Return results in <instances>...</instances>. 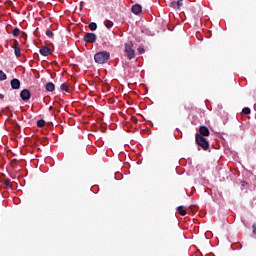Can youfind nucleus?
Here are the masks:
<instances>
[{
    "instance_id": "1",
    "label": "nucleus",
    "mask_w": 256,
    "mask_h": 256,
    "mask_svg": "<svg viewBox=\"0 0 256 256\" xmlns=\"http://www.w3.org/2000/svg\"><path fill=\"white\" fill-rule=\"evenodd\" d=\"M110 57H111V53L107 51H102L94 55V61L95 63H98V65H103L109 61Z\"/></svg>"
},
{
    "instance_id": "2",
    "label": "nucleus",
    "mask_w": 256,
    "mask_h": 256,
    "mask_svg": "<svg viewBox=\"0 0 256 256\" xmlns=\"http://www.w3.org/2000/svg\"><path fill=\"white\" fill-rule=\"evenodd\" d=\"M195 141H196V144L198 145V147H201V149H203V151H208L209 141L205 137L199 135V133H196Z\"/></svg>"
},
{
    "instance_id": "3",
    "label": "nucleus",
    "mask_w": 256,
    "mask_h": 256,
    "mask_svg": "<svg viewBox=\"0 0 256 256\" xmlns=\"http://www.w3.org/2000/svg\"><path fill=\"white\" fill-rule=\"evenodd\" d=\"M124 53L127 57V59H129L131 61V59H135V49H133V42L132 41H129V42H126L124 44Z\"/></svg>"
},
{
    "instance_id": "4",
    "label": "nucleus",
    "mask_w": 256,
    "mask_h": 256,
    "mask_svg": "<svg viewBox=\"0 0 256 256\" xmlns=\"http://www.w3.org/2000/svg\"><path fill=\"white\" fill-rule=\"evenodd\" d=\"M83 40L85 43H95L97 41V35L95 33H86Z\"/></svg>"
},
{
    "instance_id": "5",
    "label": "nucleus",
    "mask_w": 256,
    "mask_h": 256,
    "mask_svg": "<svg viewBox=\"0 0 256 256\" xmlns=\"http://www.w3.org/2000/svg\"><path fill=\"white\" fill-rule=\"evenodd\" d=\"M20 97L22 101H29L31 99V91L29 89H24L20 92Z\"/></svg>"
},
{
    "instance_id": "6",
    "label": "nucleus",
    "mask_w": 256,
    "mask_h": 256,
    "mask_svg": "<svg viewBox=\"0 0 256 256\" xmlns=\"http://www.w3.org/2000/svg\"><path fill=\"white\" fill-rule=\"evenodd\" d=\"M12 47L14 49L15 57L17 58L21 57V46L19 45V42L17 40H14Z\"/></svg>"
},
{
    "instance_id": "7",
    "label": "nucleus",
    "mask_w": 256,
    "mask_h": 256,
    "mask_svg": "<svg viewBox=\"0 0 256 256\" xmlns=\"http://www.w3.org/2000/svg\"><path fill=\"white\" fill-rule=\"evenodd\" d=\"M198 135H201V137H209V135H211V132L209 131V128H207V126H200Z\"/></svg>"
},
{
    "instance_id": "8",
    "label": "nucleus",
    "mask_w": 256,
    "mask_h": 256,
    "mask_svg": "<svg viewBox=\"0 0 256 256\" xmlns=\"http://www.w3.org/2000/svg\"><path fill=\"white\" fill-rule=\"evenodd\" d=\"M170 7H172V9H176V10L181 9V7H183V0H177V1L171 2Z\"/></svg>"
},
{
    "instance_id": "9",
    "label": "nucleus",
    "mask_w": 256,
    "mask_h": 256,
    "mask_svg": "<svg viewBox=\"0 0 256 256\" xmlns=\"http://www.w3.org/2000/svg\"><path fill=\"white\" fill-rule=\"evenodd\" d=\"M10 85L12 89H15V90L21 89V81H19V79L17 78L12 79L10 82Z\"/></svg>"
},
{
    "instance_id": "10",
    "label": "nucleus",
    "mask_w": 256,
    "mask_h": 256,
    "mask_svg": "<svg viewBox=\"0 0 256 256\" xmlns=\"http://www.w3.org/2000/svg\"><path fill=\"white\" fill-rule=\"evenodd\" d=\"M131 11L134 15H139L143 11V7L139 4H135L132 6Z\"/></svg>"
},
{
    "instance_id": "11",
    "label": "nucleus",
    "mask_w": 256,
    "mask_h": 256,
    "mask_svg": "<svg viewBox=\"0 0 256 256\" xmlns=\"http://www.w3.org/2000/svg\"><path fill=\"white\" fill-rule=\"evenodd\" d=\"M40 54H42L43 57H47L51 55V49L47 46H43L42 48H40Z\"/></svg>"
},
{
    "instance_id": "12",
    "label": "nucleus",
    "mask_w": 256,
    "mask_h": 256,
    "mask_svg": "<svg viewBox=\"0 0 256 256\" xmlns=\"http://www.w3.org/2000/svg\"><path fill=\"white\" fill-rule=\"evenodd\" d=\"M46 91H49L50 93H52V91H55V84H53V82H48L46 84Z\"/></svg>"
},
{
    "instance_id": "13",
    "label": "nucleus",
    "mask_w": 256,
    "mask_h": 256,
    "mask_svg": "<svg viewBox=\"0 0 256 256\" xmlns=\"http://www.w3.org/2000/svg\"><path fill=\"white\" fill-rule=\"evenodd\" d=\"M177 212L179 213V215H182L183 217H185V215H187V210H185V207H183V206H178Z\"/></svg>"
},
{
    "instance_id": "14",
    "label": "nucleus",
    "mask_w": 256,
    "mask_h": 256,
    "mask_svg": "<svg viewBox=\"0 0 256 256\" xmlns=\"http://www.w3.org/2000/svg\"><path fill=\"white\" fill-rule=\"evenodd\" d=\"M12 35L13 37H19V35H21V29L14 28V30L12 31Z\"/></svg>"
},
{
    "instance_id": "15",
    "label": "nucleus",
    "mask_w": 256,
    "mask_h": 256,
    "mask_svg": "<svg viewBox=\"0 0 256 256\" xmlns=\"http://www.w3.org/2000/svg\"><path fill=\"white\" fill-rule=\"evenodd\" d=\"M88 27L90 31H97V23L95 22L90 23Z\"/></svg>"
},
{
    "instance_id": "16",
    "label": "nucleus",
    "mask_w": 256,
    "mask_h": 256,
    "mask_svg": "<svg viewBox=\"0 0 256 256\" xmlns=\"http://www.w3.org/2000/svg\"><path fill=\"white\" fill-rule=\"evenodd\" d=\"M61 91H65L66 93H69V85L67 84H61L60 86Z\"/></svg>"
},
{
    "instance_id": "17",
    "label": "nucleus",
    "mask_w": 256,
    "mask_h": 256,
    "mask_svg": "<svg viewBox=\"0 0 256 256\" xmlns=\"http://www.w3.org/2000/svg\"><path fill=\"white\" fill-rule=\"evenodd\" d=\"M7 79V74L3 72V70H0V81H6Z\"/></svg>"
},
{
    "instance_id": "18",
    "label": "nucleus",
    "mask_w": 256,
    "mask_h": 256,
    "mask_svg": "<svg viewBox=\"0 0 256 256\" xmlns=\"http://www.w3.org/2000/svg\"><path fill=\"white\" fill-rule=\"evenodd\" d=\"M242 113L244 115H251V109L249 107H245L242 109Z\"/></svg>"
},
{
    "instance_id": "19",
    "label": "nucleus",
    "mask_w": 256,
    "mask_h": 256,
    "mask_svg": "<svg viewBox=\"0 0 256 256\" xmlns=\"http://www.w3.org/2000/svg\"><path fill=\"white\" fill-rule=\"evenodd\" d=\"M4 187H5V189H11V181L10 180H5L4 181Z\"/></svg>"
},
{
    "instance_id": "20",
    "label": "nucleus",
    "mask_w": 256,
    "mask_h": 256,
    "mask_svg": "<svg viewBox=\"0 0 256 256\" xmlns=\"http://www.w3.org/2000/svg\"><path fill=\"white\" fill-rule=\"evenodd\" d=\"M37 127H45V120H43V119L38 120Z\"/></svg>"
},
{
    "instance_id": "21",
    "label": "nucleus",
    "mask_w": 256,
    "mask_h": 256,
    "mask_svg": "<svg viewBox=\"0 0 256 256\" xmlns=\"http://www.w3.org/2000/svg\"><path fill=\"white\" fill-rule=\"evenodd\" d=\"M105 27H107V29H111V27H113V22L107 20V21L105 22Z\"/></svg>"
},
{
    "instance_id": "22",
    "label": "nucleus",
    "mask_w": 256,
    "mask_h": 256,
    "mask_svg": "<svg viewBox=\"0 0 256 256\" xmlns=\"http://www.w3.org/2000/svg\"><path fill=\"white\" fill-rule=\"evenodd\" d=\"M46 35H47V37H49L50 39H53V37H54V34H53V32H52L51 30H47V31H46Z\"/></svg>"
},
{
    "instance_id": "23",
    "label": "nucleus",
    "mask_w": 256,
    "mask_h": 256,
    "mask_svg": "<svg viewBox=\"0 0 256 256\" xmlns=\"http://www.w3.org/2000/svg\"><path fill=\"white\" fill-rule=\"evenodd\" d=\"M138 53L140 54V55H143V53H145V48H138Z\"/></svg>"
},
{
    "instance_id": "24",
    "label": "nucleus",
    "mask_w": 256,
    "mask_h": 256,
    "mask_svg": "<svg viewBox=\"0 0 256 256\" xmlns=\"http://www.w3.org/2000/svg\"><path fill=\"white\" fill-rule=\"evenodd\" d=\"M15 163H17V159H13V160L11 161L12 167H15Z\"/></svg>"
},
{
    "instance_id": "25",
    "label": "nucleus",
    "mask_w": 256,
    "mask_h": 256,
    "mask_svg": "<svg viewBox=\"0 0 256 256\" xmlns=\"http://www.w3.org/2000/svg\"><path fill=\"white\" fill-rule=\"evenodd\" d=\"M252 229H253L254 235H256V224H253V225H252Z\"/></svg>"
},
{
    "instance_id": "26",
    "label": "nucleus",
    "mask_w": 256,
    "mask_h": 256,
    "mask_svg": "<svg viewBox=\"0 0 256 256\" xmlns=\"http://www.w3.org/2000/svg\"><path fill=\"white\" fill-rule=\"evenodd\" d=\"M0 99H5V95L0 94Z\"/></svg>"
},
{
    "instance_id": "27",
    "label": "nucleus",
    "mask_w": 256,
    "mask_h": 256,
    "mask_svg": "<svg viewBox=\"0 0 256 256\" xmlns=\"http://www.w3.org/2000/svg\"><path fill=\"white\" fill-rule=\"evenodd\" d=\"M50 109H53V107H52V106H50Z\"/></svg>"
}]
</instances>
